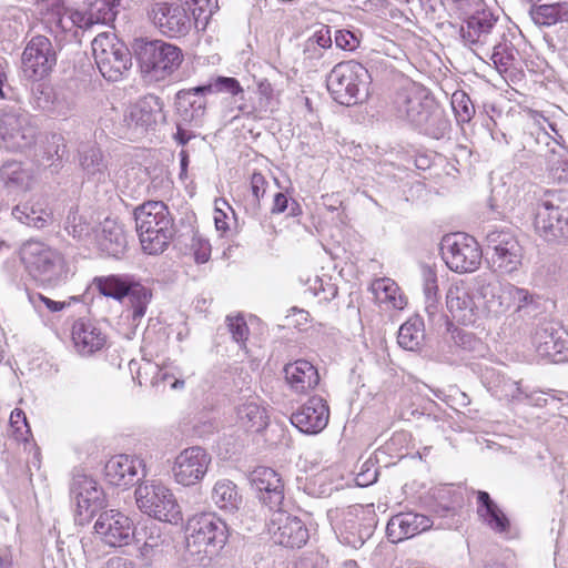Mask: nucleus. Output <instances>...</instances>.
<instances>
[{
	"label": "nucleus",
	"instance_id": "obj_1",
	"mask_svg": "<svg viewBox=\"0 0 568 568\" xmlns=\"http://www.w3.org/2000/svg\"><path fill=\"white\" fill-rule=\"evenodd\" d=\"M134 219L142 250L151 255L164 252L174 226L168 205L163 201H146L134 210Z\"/></svg>",
	"mask_w": 568,
	"mask_h": 568
},
{
	"label": "nucleus",
	"instance_id": "obj_2",
	"mask_svg": "<svg viewBox=\"0 0 568 568\" xmlns=\"http://www.w3.org/2000/svg\"><path fill=\"white\" fill-rule=\"evenodd\" d=\"M229 537L226 523L215 513L203 511L190 517L185 525V550L203 561L216 555Z\"/></svg>",
	"mask_w": 568,
	"mask_h": 568
},
{
	"label": "nucleus",
	"instance_id": "obj_3",
	"mask_svg": "<svg viewBox=\"0 0 568 568\" xmlns=\"http://www.w3.org/2000/svg\"><path fill=\"white\" fill-rule=\"evenodd\" d=\"M440 254L446 266L457 274L473 273L481 265V246L474 236L463 232L444 235Z\"/></svg>",
	"mask_w": 568,
	"mask_h": 568
},
{
	"label": "nucleus",
	"instance_id": "obj_4",
	"mask_svg": "<svg viewBox=\"0 0 568 568\" xmlns=\"http://www.w3.org/2000/svg\"><path fill=\"white\" fill-rule=\"evenodd\" d=\"M135 501L142 513L160 521L178 524L183 518L174 494L162 483L140 484L135 489Z\"/></svg>",
	"mask_w": 568,
	"mask_h": 568
},
{
	"label": "nucleus",
	"instance_id": "obj_5",
	"mask_svg": "<svg viewBox=\"0 0 568 568\" xmlns=\"http://www.w3.org/2000/svg\"><path fill=\"white\" fill-rule=\"evenodd\" d=\"M92 52L99 71L109 81H118L131 65V55L112 32L99 33L92 41Z\"/></svg>",
	"mask_w": 568,
	"mask_h": 568
},
{
	"label": "nucleus",
	"instance_id": "obj_6",
	"mask_svg": "<svg viewBox=\"0 0 568 568\" xmlns=\"http://www.w3.org/2000/svg\"><path fill=\"white\" fill-rule=\"evenodd\" d=\"M369 79L368 70L355 60L337 63L327 77V89L334 99L345 105L355 103Z\"/></svg>",
	"mask_w": 568,
	"mask_h": 568
},
{
	"label": "nucleus",
	"instance_id": "obj_7",
	"mask_svg": "<svg viewBox=\"0 0 568 568\" xmlns=\"http://www.w3.org/2000/svg\"><path fill=\"white\" fill-rule=\"evenodd\" d=\"M183 60V52L178 45L162 40L146 42L139 51L141 68L156 80L171 77L181 67Z\"/></svg>",
	"mask_w": 568,
	"mask_h": 568
},
{
	"label": "nucleus",
	"instance_id": "obj_8",
	"mask_svg": "<svg viewBox=\"0 0 568 568\" xmlns=\"http://www.w3.org/2000/svg\"><path fill=\"white\" fill-rule=\"evenodd\" d=\"M487 248L495 272L511 274L521 267L525 252L514 232L509 230L491 231L487 235Z\"/></svg>",
	"mask_w": 568,
	"mask_h": 568
},
{
	"label": "nucleus",
	"instance_id": "obj_9",
	"mask_svg": "<svg viewBox=\"0 0 568 568\" xmlns=\"http://www.w3.org/2000/svg\"><path fill=\"white\" fill-rule=\"evenodd\" d=\"M70 491L75 503L74 519L81 526L89 524L97 511L106 506L103 488L89 475L75 474Z\"/></svg>",
	"mask_w": 568,
	"mask_h": 568
},
{
	"label": "nucleus",
	"instance_id": "obj_10",
	"mask_svg": "<svg viewBox=\"0 0 568 568\" xmlns=\"http://www.w3.org/2000/svg\"><path fill=\"white\" fill-rule=\"evenodd\" d=\"M26 271L36 280H51L60 270L62 255L40 241H27L19 251Z\"/></svg>",
	"mask_w": 568,
	"mask_h": 568
},
{
	"label": "nucleus",
	"instance_id": "obj_11",
	"mask_svg": "<svg viewBox=\"0 0 568 568\" xmlns=\"http://www.w3.org/2000/svg\"><path fill=\"white\" fill-rule=\"evenodd\" d=\"M212 463L211 455L200 446H192L180 452L174 458L171 473L174 481L184 487L200 483Z\"/></svg>",
	"mask_w": 568,
	"mask_h": 568
},
{
	"label": "nucleus",
	"instance_id": "obj_12",
	"mask_svg": "<svg viewBox=\"0 0 568 568\" xmlns=\"http://www.w3.org/2000/svg\"><path fill=\"white\" fill-rule=\"evenodd\" d=\"M93 534L109 547H123L129 545L133 538V524L122 511L109 509L98 516Z\"/></svg>",
	"mask_w": 568,
	"mask_h": 568
},
{
	"label": "nucleus",
	"instance_id": "obj_13",
	"mask_svg": "<svg viewBox=\"0 0 568 568\" xmlns=\"http://www.w3.org/2000/svg\"><path fill=\"white\" fill-rule=\"evenodd\" d=\"M57 62V54L49 38L33 37L22 52V70L26 77L33 80L45 78Z\"/></svg>",
	"mask_w": 568,
	"mask_h": 568
},
{
	"label": "nucleus",
	"instance_id": "obj_14",
	"mask_svg": "<svg viewBox=\"0 0 568 568\" xmlns=\"http://www.w3.org/2000/svg\"><path fill=\"white\" fill-rule=\"evenodd\" d=\"M150 17L160 31L168 37L185 36L195 26L183 6L166 0L154 2Z\"/></svg>",
	"mask_w": 568,
	"mask_h": 568
},
{
	"label": "nucleus",
	"instance_id": "obj_15",
	"mask_svg": "<svg viewBox=\"0 0 568 568\" xmlns=\"http://www.w3.org/2000/svg\"><path fill=\"white\" fill-rule=\"evenodd\" d=\"M271 511L267 529L274 542L288 548H301L306 544L308 530L301 519L284 511L282 507Z\"/></svg>",
	"mask_w": 568,
	"mask_h": 568
},
{
	"label": "nucleus",
	"instance_id": "obj_16",
	"mask_svg": "<svg viewBox=\"0 0 568 568\" xmlns=\"http://www.w3.org/2000/svg\"><path fill=\"white\" fill-rule=\"evenodd\" d=\"M329 416L327 402L321 396H312L292 414L291 423L304 434L316 435L326 428Z\"/></svg>",
	"mask_w": 568,
	"mask_h": 568
},
{
	"label": "nucleus",
	"instance_id": "obj_17",
	"mask_svg": "<svg viewBox=\"0 0 568 568\" xmlns=\"http://www.w3.org/2000/svg\"><path fill=\"white\" fill-rule=\"evenodd\" d=\"M445 303L453 323L467 325L474 321L476 304L467 281H453L447 288Z\"/></svg>",
	"mask_w": 568,
	"mask_h": 568
},
{
	"label": "nucleus",
	"instance_id": "obj_18",
	"mask_svg": "<svg viewBox=\"0 0 568 568\" xmlns=\"http://www.w3.org/2000/svg\"><path fill=\"white\" fill-rule=\"evenodd\" d=\"M234 425L246 433H260L268 425V414L256 394L239 398L233 408Z\"/></svg>",
	"mask_w": 568,
	"mask_h": 568
},
{
	"label": "nucleus",
	"instance_id": "obj_19",
	"mask_svg": "<svg viewBox=\"0 0 568 568\" xmlns=\"http://www.w3.org/2000/svg\"><path fill=\"white\" fill-rule=\"evenodd\" d=\"M71 341L81 356H92L106 348L108 334L95 323L79 318L71 326Z\"/></svg>",
	"mask_w": 568,
	"mask_h": 568
},
{
	"label": "nucleus",
	"instance_id": "obj_20",
	"mask_svg": "<svg viewBox=\"0 0 568 568\" xmlns=\"http://www.w3.org/2000/svg\"><path fill=\"white\" fill-rule=\"evenodd\" d=\"M34 136L36 129L28 116L16 113L0 115V140L7 149L21 150L29 146Z\"/></svg>",
	"mask_w": 568,
	"mask_h": 568
},
{
	"label": "nucleus",
	"instance_id": "obj_21",
	"mask_svg": "<svg viewBox=\"0 0 568 568\" xmlns=\"http://www.w3.org/2000/svg\"><path fill=\"white\" fill-rule=\"evenodd\" d=\"M252 487L257 497L270 510L282 507L284 501V483L280 475L270 467H257L251 475Z\"/></svg>",
	"mask_w": 568,
	"mask_h": 568
},
{
	"label": "nucleus",
	"instance_id": "obj_22",
	"mask_svg": "<svg viewBox=\"0 0 568 568\" xmlns=\"http://www.w3.org/2000/svg\"><path fill=\"white\" fill-rule=\"evenodd\" d=\"M432 526L433 520L426 515L413 511L399 513L388 520L386 535L392 542L397 544L428 530Z\"/></svg>",
	"mask_w": 568,
	"mask_h": 568
},
{
	"label": "nucleus",
	"instance_id": "obj_23",
	"mask_svg": "<svg viewBox=\"0 0 568 568\" xmlns=\"http://www.w3.org/2000/svg\"><path fill=\"white\" fill-rule=\"evenodd\" d=\"M141 462L132 456L119 454L104 465L103 475L108 484L126 488L138 480Z\"/></svg>",
	"mask_w": 568,
	"mask_h": 568
},
{
	"label": "nucleus",
	"instance_id": "obj_24",
	"mask_svg": "<svg viewBox=\"0 0 568 568\" xmlns=\"http://www.w3.org/2000/svg\"><path fill=\"white\" fill-rule=\"evenodd\" d=\"M285 382L296 394H306L320 383L317 368L308 361L297 359L284 367Z\"/></svg>",
	"mask_w": 568,
	"mask_h": 568
},
{
	"label": "nucleus",
	"instance_id": "obj_25",
	"mask_svg": "<svg viewBox=\"0 0 568 568\" xmlns=\"http://www.w3.org/2000/svg\"><path fill=\"white\" fill-rule=\"evenodd\" d=\"M255 94L256 97L250 112L254 120L266 119L278 110L281 104V91L267 79H260L256 82Z\"/></svg>",
	"mask_w": 568,
	"mask_h": 568
},
{
	"label": "nucleus",
	"instance_id": "obj_26",
	"mask_svg": "<svg viewBox=\"0 0 568 568\" xmlns=\"http://www.w3.org/2000/svg\"><path fill=\"white\" fill-rule=\"evenodd\" d=\"M496 21L497 18L489 10L477 11L462 27V37L469 44H485Z\"/></svg>",
	"mask_w": 568,
	"mask_h": 568
},
{
	"label": "nucleus",
	"instance_id": "obj_27",
	"mask_svg": "<svg viewBox=\"0 0 568 568\" xmlns=\"http://www.w3.org/2000/svg\"><path fill=\"white\" fill-rule=\"evenodd\" d=\"M376 302L386 310H403L407 298L395 281L388 277L377 278L372 283Z\"/></svg>",
	"mask_w": 568,
	"mask_h": 568
},
{
	"label": "nucleus",
	"instance_id": "obj_28",
	"mask_svg": "<svg viewBox=\"0 0 568 568\" xmlns=\"http://www.w3.org/2000/svg\"><path fill=\"white\" fill-rule=\"evenodd\" d=\"M477 513L484 521L497 532H506L510 527L509 519L490 498L487 491L479 490L477 493Z\"/></svg>",
	"mask_w": 568,
	"mask_h": 568
},
{
	"label": "nucleus",
	"instance_id": "obj_29",
	"mask_svg": "<svg viewBox=\"0 0 568 568\" xmlns=\"http://www.w3.org/2000/svg\"><path fill=\"white\" fill-rule=\"evenodd\" d=\"M134 278L125 274H110L98 276L93 280V284L100 294L122 301L130 293V287Z\"/></svg>",
	"mask_w": 568,
	"mask_h": 568
},
{
	"label": "nucleus",
	"instance_id": "obj_30",
	"mask_svg": "<svg viewBox=\"0 0 568 568\" xmlns=\"http://www.w3.org/2000/svg\"><path fill=\"white\" fill-rule=\"evenodd\" d=\"M162 102L158 97L146 95L141 98L130 112L131 120L140 126L149 128L156 123L162 112Z\"/></svg>",
	"mask_w": 568,
	"mask_h": 568
},
{
	"label": "nucleus",
	"instance_id": "obj_31",
	"mask_svg": "<svg viewBox=\"0 0 568 568\" xmlns=\"http://www.w3.org/2000/svg\"><path fill=\"white\" fill-rule=\"evenodd\" d=\"M491 61L497 71L504 77L513 78L516 75L518 62V51L511 42L504 41L494 47Z\"/></svg>",
	"mask_w": 568,
	"mask_h": 568
},
{
	"label": "nucleus",
	"instance_id": "obj_32",
	"mask_svg": "<svg viewBox=\"0 0 568 568\" xmlns=\"http://www.w3.org/2000/svg\"><path fill=\"white\" fill-rule=\"evenodd\" d=\"M212 500L222 510L235 511L242 504V495L232 480L220 479L214 484Z\"/></svg>",
	"mask_w": 568,
	"mask_h": 568
},
{
	"label": "nucleus",
	"instance_id": "obj_33",
	"mask_svg": "<svg viewBox=\"0 0 568 568\" xmlns=\"http://www.w3.org/2000/svg\"><path fill=\"white\" fill-rule=\"evenodd\" d=\"M546 179L548 184L568 187V152L561 150L551 154L547 159Z\"/></svg>",
	"mask_w": 568,
	"mask_h": 568
},
{
	"label": "nucleus",
	"instance_id": "obj_34",
	"mask_svg": "<svg viewBox=\"0 0 568 568\" xmlns=\"http://www.w3.org/2000/svg\"><path fill=\"white\" fill-rule=\"evenodd\" d=\"M424 338V324L418 317L409 318L399 327L398 345L407 351H417Z\"/></svg>",
	"mask_w": 568,
	"mask_h": 568
},
{
	"label": "nucleus",
	"instance_id": "obj_35",
	"mask_svg": "<svg viewBox=\"0 0 568 568\" xmlns=\"http://www.w3.org/2000/svg\"><path fill=\"white\" fill-rule=\"evenodd\" d=\"M331 47V30L327 27H323L305 41L303 50L304 60L308 62L320 61L323 59L325 50Z\"/></svg>",
	"mask_w": 568,
	"mask_h": 568
},
{
	"label": "nucleus",
	"instance_id": "obj_36",
	"mask_svg": "<svg viewBox=\"0 0 568 568\" xmlns=\"http://www.w3.org/2000/svg\"><path fill=\"white\" fill-rule=\"evenodd\" d=\"M559 209L551 202L544 201L538 205L534 220V227L540 236L554 234L556 224L559 222Z\"/></svg>",
	"mask_w": 568,
	"mask_h": 568
},
{
	"label": "nucleus",
	"instance_id": "obj_37",
	"mask_svg": "<svg viewBox=\"0 0 568 568\" xmlns=\"http://www.w3.org/2000/svg\"><path fill=\"white\" fill-rule=\"evenodd\" d=\"M534 20L541 26H552L568 20V7L565 3L540 4L532 10Z\"/></svg>",
	"mask_w": 568,
	"mask_h": 568
},
{
	"label": "nucleus",
	"instance_id": "obj_38",
	"mask_svg": "<svg viewBox=\"0 0 568 568\" xmlns=\"http://www.w3.org/2000/svg\"><path fill=\"white\" fill-rule=\"evenodd\" d=\"M531 344L541 355L551 356L561 352V343L555 337L552 329L537 327L531 335Z\"/></svg>",
	"mask_w": 568,
	"mask_h": 568
},
{
	"label": "nucleus",
	"instance_id": "obj_39",
	"mask_svg": "<svg viewBox=\"0 0 568 568\" xmlns=\"http://www.w3.org/2000/svg\"><path fill=\"white\" fill-rule=\"evenodd\" d=\"M130 305L133 310V318H141L145 315L149 303L152 298V292L140 282L133 281L130 293H128Z\"/></svg>",
	"mask_w": 568,
	"mask_h": 568
},
{
	"label": "nucleus",
	"instance_id": "obj_40",
	"mask_svg": "<svg viewBox=\"0 0 568 568\" xmlns=\"http://www.w3.org/2000/svg\"><path fill=\"white\" fill-rule=\"evenodd\" d=\"M10 436L24 445H29L33 439L30 425L28 423L26 413L20 408H14L10 414L9 419Z\"/></svg>",
	"mask_w": 568,
	"mask_h": 568
},
{
	"label": "nucleus",
	"instance_id": "obj_41",
	"mask_svg": "<svg viewBox=\"0 0 568 568\" xmlns=\"http://www.w3.org/2000/svg\"><path fill=\"white\" fill-rule=\"evenodd\" d=\"M42 160L52 166L57 162H60L65 153L64 139L60 134H52L45 138L42 143Z\"/></svg>",
	"mask_w": 568,
	"mask_h": 568
},
{
	"label": "nucleus",
	"instance_id": "obj_42",
	"mask_svg": "<svg viewBox=\"0 0 568 568\" xmlns=\"http://www.w3.org/2000/svg\"><path fill=\"white\" fill-rule=\"evenodd\" d=\"M304 286L305 293L320 297V301L324 302L334 298L337 294V288L334 285L325 284L324 280L316 274L307 276Z\"/></svg>",
	"mask_w": 568,
	"mask_h": 568
},
{
	"label": "nucleus",
	"instance_id": "obj_43",
	"mask_svg": "<svg viewBox=\"0 0 568 568\" xmlns=\"http://www.w3.org/2000/svg\"><path fill=\"white\" fill-rule=\"evenodd\" d=\"M216 0H185V9L192 18L195 27L199 21L206 22L216 8Z\"/></svg>",
	"mask_w": 568,
	"mask_h": 568
},
{
	"label": "nucleus",
	"instance_id": "obj_44",
	"mask_svg": "<svg viewBox=\"0 0 568 568\" xmlns=\"http://www.w3.org/2000/svg\"><path fill=\"white\" fill-rule=\"evenodd\" d=\"M227 329L232 335L234 342L247 353V341L250 336V328L243 315L227 316Z\"/></svg>",
	"mask_w": 568,
	"mask_h": 568
},
{
	"label": "nucleus",
	"instance_id": "obj_45",
	"mask_svg": "<svg viewBox=\"0 0 568 568\" xmlns=\"http://www.w3.org/2000/svg\"><path fill=\"white\" fill-rule=\"evenodd\" d=\"M85 9L88 17L92 20V27L94 24H106L112 22L116 16V11L113 10L105 0H95Z\"/></svg>",
	"mask_w": 568,
	"mask_h": 568
},
{
	"label": "nucleus",
	"instance_id": "obj_46",
	"mask_svg": "<svg viewBox=\"0 0 568 568\" xmlns=\"http://www.w3.org/2000/svg\"><path fill=\"white\" fill-rule=\"evenodd\" d=\"M288 209L290 215L292 216H297L301 214V206L295 200L290 199L285 193H276L273 197L271 213L281 214Z\"/></svg>",
	"mask_w": 568,
	"mask_h": 568
},
{
	"label": "nucleus",
	"instance_id": "obj_47",
	"mask_svg": "<svg viewBox=\"0 0 568 568\" xmlns=\"http://www.w3.org/2000/svg\"><path fill=\"white\" fill-rule=\"evenodd\" d=\"M1 175L16 184H23L30 179L29 172L18 162H7L1 169Z\"/></svg>",
	"mask_w": 568,
	"mask_h": 568
},
{
	"label": "nucleus",
	"instance_id": "obj_48",
	"mask_svg": "<svg viewBox=\"0 0 568 568\" xmlns=\"http://www.w3.org/2000/svg\"><path fill=\"white\" fill-rule=\"evenodd\" d=\"M268 182L264 174L261 172H253L250 178V189L253 200L257 206H260L261 200L266 194Z\"/></svg>",
	"mask_w": 568,
	"mask_h": 568
},
{
	"label": "nucleus",
	"instance_id": "obj_49",
	"mask_svg": "<svg viewBox=\"0 0 568 568\" xmlns=\"http://www.w3.org/2000/svg\"><path fill=\"white\" fill-rule=\"evenodd\" d=\"M335 44L344 51H355L359 44V38L349 30H337L335 33Z\"/></svg>",
	"mask_w": 568,
	"mask_h": 568
},
{
	"label": "nucleus",
	"instance_id": "obj_50",
	"mask_svg": "<svg viewBox=\"0 0 568 568\" xmlns=\"http://www.w3.org/2000/svg\"><path fill=\"white\" fill-rule=\"evenodd\" d=\"M214 89L216 92H227L233 97L243 93V88L239 80L231 77H217L214 80Z\"/></svg>",
	"mask_w": 568,
	"mask_h": 568
},
{
	"label": "nucleus",
	"instance_id": "obj_51",
	"mask_svg": "<svg viewBox=\"0 0 568 568\" xmlns=\"http://www.w3.org/2000/svg\"><path fill=\"white\" fill-rule=\"evenodd\" d=\"M222 206H229L227 202L225 200H216L213 219L219 231H226L229 229L227 215Z\"/></svg>",
	"mask_w": 568,
	"mask_h": 568
},
{
	"label": "nucleus",
	"instance_id": "obj_52",
	"mask_svg": "<svg viewBox=\"0 0 568 568\" xmlns=\"http://www.w3.org/2000/svg\"><path fill=\"white\" fill-rule=\"evenodd\" d=\"M213 91H215L214 82L212 84L199 85V87L181 90L178 92V98L181 101L191 102L190 100H191L192 95L206 94V93H211Z\"/></svg>",
	"mask_w": 568,
	"mask_h": 568
},
{
	"label": "nucleus",
	"instance_id": "obj_53",
	"mask_svg": "<svg viewBox=\"0 0 568 568\" xmlns=\"http://www.w3.org/2000/svg\"><path fill=\"white\" fill-rule=\"evenodd\" d=\"M70 19L72 23L80 29L92 28V20L88 17L87 9H77L71 11Z\"/></svg>",
	"mask_w": 568,
	"mask_h": 568
},
{
	"label": "nucleus",
	"instance_id": "obj_54",
	"mask_svg": "<svg viewBox=\"0 0 568 568\" xmlns=\"http://www.w3.org/2000/svg\"><path fill=\"white\" fill-rule=\"evenodd\" d=\"M509 294L514 300L518 302L517 307L520 308L532 302V296L525 288H520L514 285L509 286Z\"/></svg>",
	"mask_w": 568,
	"mask_h": 568
},
{
	"label": "nucleus",
	"instance_id": "obj_55",
	"mask_svg": "<svg viewBox=\"0 0 568 568\" xmlns=\"http://www.w3.org/2000/svg\"><path fill=\"white\" fill-rule=\"evenodd\" d=\"M103 568H136L135 564L123 557H112L103 566Z\"/></svg>",
	"mask_w": 568,
	"mask_h": 568
},
{
	"label": "nucleus",
	"instance_id": "obj_56",
	"mask_svg": "<svg viewBox=\"0 0 568 568\" xmlns=\"http://www.w3.org/2000/svg\"><path fill=\"white\" fill-rule=\"evenodd\" d=\"M211 255V246L207 242H199V247L194 251V257L197 263H205Z\"/></svg>",
	"mask_w": 568,
	"mask_h": 568
},
{
	"label": "nucleus",
	"instance_id": "obj_57",
	"mask_svg": "<svg viewBox=\"0 0 568 568\" xmlns=\"http://www.w3.org/2000/svg\"><path fill=\"white\" fill-rule=\"evenodd\" d=\"M323 205L326 207V210L334 212L337 211L338 207L342 205V201L339 199L338 193H332V194H325L322 196Z\"/></svg>",
	"mask_w": 568,
	"mask_h": 568
},
{
	"label": "nucleus",
	"instance_id": "obj_58",
	"mask_svg": "<svg viewBox=\"0 0 568 568\" xmlns=\"http://www.w3.org/2000/svg\"><path fill=\"white\" fill-rule=\"evenodd\" d=\"M464 101H465V104L463 105V112H459L458 109L456 106H454L458 116L462 119L463 122L469 121L475 112L474 105L467 103V102H469V99L465 94L462 95L460 102H464Z\"/></svg>",
	"mask_w": 568,
	"mask_h": 568
},
{
	"label": "nucleus",
	"instance_id": "obj_59",
	"mask_svg": "<svg viewBox=\"0 0 568 568\" xmlns=\"http://www.w3.org/2000/svg\"><path fill=\"white\" fill-rule=\"evenodd\" d=\"M39 300L51 312H59V311H62L65 307V303L64 302L53 301V300H51L48 296H44L42 294H39Z\"/></svg>",
	"mask_w": 568,
	"mask_h": 568
},
{
	"label": "nucleus",
	"instance_id": "obj_60",
	"mask_svg": "<svg viewBox=\"0 0 568 568\" xmlns=\"http://www.w3.org/2000/svg\"><path fill=\"white\" fill-rule=\"evenodd\" d=\"M142 369L145 372V374L149 372V371H152L153 369V365L151 362H146L144 364V366H141L136 373V381L140 385H143L146 383V378H143L142 376Z\"/></svg>",
	"mask_w": 568,
	"mask_h": 568
},
{
	"label": "nucleus",
	"instance_id": "obj_61",
	"mask_svg": "<svg viewBox=\"0 0 568 568\" xmlns=\"http://www.w3.org/2000/svg\"><path fill=\"white\" fill-rule=\"evenodd\" d=\"M389 17L393 20H397V21H408L409 20L408 17L405 16V13L403 11H400L399 9L390 10Z\"/></svg>",
	"mask_w": 568,
	"mask_h": 568
},
{
	"label": "nucleus",
	"instance_id": "obj_62",
	"mask_svg": "<svg viewBox=\"0 0 568 568\" xmlns=\"http://www.w3.org/2000/svg\"><path fill=\"white\" fill-rule=\"evenodd\" d=\"M290 312H291V314H298L301 316V320H303L304 322L308 321L310 314H308V312H306L304 310H300L297 307H292Z\"/></svg>",
	"mask_w": 568,
	"mask_h": 568
},
{
	"label": "nucleus",
	"instance_id": "obj_63",
	"mask_svg": "<svg viewBox=\"0 0 568 568\" xmlns=\"http://www.w3.org/2000/svg\"><path fill=\"white\" fill-rule=\"evenodd\" d=\"M3 339H4V332H3V328L0 326V362L3 358Z\"/></svg>",
	"mask_w": 568,
	"mask_h": 568
},
{
	"label": "nucleus",
	"instance_id": "obj_64",
	"mask_svg": "<svg viewBox=\"0 0 568 568\" xmlns=\"http://www.w3.org/2000/svg\"><path fill=\"white\" fill-rule=\"evenodd\" d=\"M184 386V382L181 379H174V382L171 384V388L178 389L182 388Z\"/></svg>",
	"mask_w": 568,
	"mask_h": 568
}]
</instances>
